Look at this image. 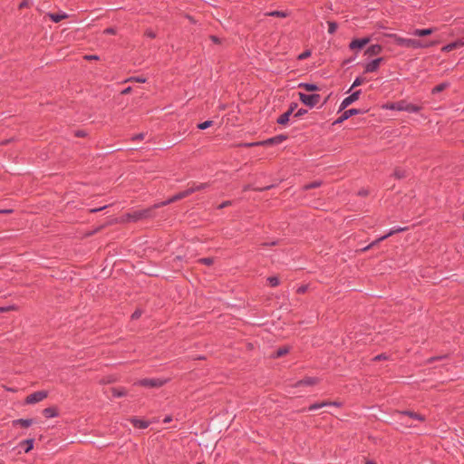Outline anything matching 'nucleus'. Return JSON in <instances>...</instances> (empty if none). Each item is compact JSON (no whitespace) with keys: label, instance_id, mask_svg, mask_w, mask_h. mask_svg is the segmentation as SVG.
<instances>
[{"label":"nucleus","instance_id":"obj_18","mask_svg":"<svg viewBox=\"0 0 464 464\" xmlns=\"http://www.w3.org/2000/svg\"><path fill=\"white\" fill-rule=\"evenodd\" d=\"M43 414L46 418H53L58 415L57 409L54 407H49L43 411Z\"/></svg>","mask_w":464,"mask_h":464},{"label":"nucleus","instance_id":"obj_23","mask_svg":"<svg viewBox=\"0 0 464 464\" xmlns=\"http://www.w3.org/2000/svg\"><path fill=\"white\" fill-rule=\"evenodd\" d=\"M132 423L136 428L139 429H146L149 426V423L147 421L136 419L132 420Z\"/></svg>","mask_w":464,"mask_h":464},{"label":"nucleus","instance_id":"obj_36","mask_svg":"<svg viewBox=\"0 0 464 464\" xmlns=\"http://www.w3.org/2000/svg\"><path fill=\"white\" fill-rule=\"evenodd\" d=\"M270 15L278 16V17H286L287 14L285 12L275 11L269 14Z\"/></svg>","mask_w":464,"mask_h":464},{"label":"nucleus","instance_id":"obj_27","mask_svg":"<svg viewBox=\"0 0 464 464\" xmlns=\"http://www.w3.org/2000/svg\"><path fill=\"white\" fill-rule=\"evenodd\" d=\"M208 187V184L207 183H200L198 185H194L192 186L191 188H189L188 189L191 190V194L196 192V191H199V190H202L204 188H206Z\"/></svg>","mask_w":464,"mask_h":464},{"label":"nucleus","instance_id":"obj_56","mask_svg":"<svg viewBox=\"0 0 464 464\" xmlns=\"http://www.w3.org/2000/svg\"><path fill=\"white\" fill-rule=\"evenodd\" d=\"M365 464H376V463H375V462H373V461H371V460H367V461L365 462Z\"/></svg>","mask_w":464,"mask_h":464},{"label":"nucleus","instance_id":"obj_11","mask_svg":"<svg viewBox=\"0 0 464 464\" xmlns=\"http://www.w3.org/2000/svg\"><path fill=\"white\" fill-rule=\"evenodd\" d=\"M360 93H361V91H356L354 92L353 94H351L350 96L346 97L341 103V110H343L345 109L346 107H348L350 104H352L353 102H354L355 101H357L359 99V96H360Z\"/></svg>","mask_w":464,"mask_h":464},{"label":"nucleus","instance_id":"obj_9","mask_svg":"<svg viewBox=\"0 0 464 464\" xmlns=\"http://www.w3.org/2000/svg\"><path fill=\"white\" fill-rule=\"evenodd\" d=\"M370 41H371L370 37H364V38H362V39H354V40H353L350 43L349 47H350L351 50L362 49L367 44H369Z\"/></svg>","mask_w":464,"mask_h":464},{"label":"nucleus","instance_id":"obj_15","mask_svg":"<svg viewBox=\"0 0 464 464\" xmlns=\"http://www.w3.org/2000/svg\"><path fill=\"white\" fill-rule=\"evenodd\" d=\"M436 30L434 28H427V29H415L411 34L418 37H423L431 34Z\"/></svg>","mask_w":464,"mask_h":464},{"label":"nucleus","instance_id":"obj_29","mask_svg":"<svg viewBox=\"0 0 464 464\" xmlns=\"http://www.w3.org/2000/svg\"><path fill=\"white\" fill-rule=\"evenodd\" d=\"M289 349L288 347H282V348H279L277 351H276V357H281L285 354H286L288 353Z\"/></svg>","mask_w":464,"mask_h":464},{"label":"nucleus","instance_id":"obj_20","mask_svg":"<svg viewBox=\"0 0 464 464\" xmlns=\"http://www.w3.org/2000/svg\"><path fill=\"white\" fill-rule=\"evenodd\" d=\"M299 87L304 89L306 92H315L318 90V86L314 83H300Z\"/></svg>","mask_w":464,"mask_h":464},{"label":"nucleus","instance_id":"obj_39","mask_svg":"<svg viewBox=\"0 0 464 464\" xmlns=\"http://www.w3.org/2000/svg\"><path fill=\"white\" fill-rule=\"evenodd\" d=\"M200 262H202L203 264L207 265V266H210L212 265L213 263V259L212 258H203L200 260Z\"/></svg>","mask_w":464,"mask_h":464},{"label":"nucleus","instance_id":"obj_54","mask_svg":"<svg viewBox=\"0 0 464 464\" xmlns=\"http://www.w3.org/2000/svg\"><path fill=\"white\" fill-rule=\"evenodd\" d=\"M171 420V418L170 417H167L165 420H164V422H169Z\"/></svg>","mask_w":464,"mask_h":464},{"label":"nucleus","instance_id":"obj_47","mask_svg":"<svg viewBox=\"0 0 464 464\" xmlns=\"http://www.w3.org/2000/svg\"><path fill=\"white\" fill-rule=\"evenodd\" d=\"M131 92V88L130 87H128L126 89H124L121 93L122 94H129L130 92Z\"/></svg>","mask_w":464,"mask_h":464},{"label":"nucleus","instance_id":"obj_22","mask_svg":"<svg viewBox=\"0 0 464 464\" xmlns=\"http://www.w3.org/2000/svg\"><path fill=\"white\" fill-rule=\"evenodd\" d=\"M13 423L14 425L19 424L22 427L27 428V427H29L33 423V420H31V419H27V420L19 419V420H14Z\"/></svg>","mask_w":464,"mask_h":464},{"label":"nucleus","instance_id":"obj_16","mask_svg":"<svg viewBox=\"0 0 464 464\" xmlns=\"http://www.w3.org/2000/svg\"><path fill=\"white\" fill-rule=\"evenodd\" d=\"M46 16H48L54 23H59L60 21L68 17L67 14L63 12L58 14L48 13Z\"/></svg>","mask_w":464,"mask_h":464},{"label":"nucleus","instance_id":"obj_37","mask_svg":"<svg viewBox=\"0 0 464 464\" xmlns=\"http://www.w3.org/2000/svg\"><path fill=\"white\" fill-rule=\"evenodd\" d=\"M310 55H311V52H310V51H305V52L302 53L298 56V59H299V60H304V59L308 58Z\"/></svg>","mask_w":464,"mask_h":464},{"label":"nucleus","instance_id":"obj_43","mask_svg":"<svg viewBox=\"0 0 464 464\" xmlns=\"http://www.w3.org/2000/svg\"><path fill=\"white\" fill-rule=\"evenodd\" d=\"M115 33L116 31L113 28H107L106 30H104V34H114Z\"/></svg>","mask_w":464,"mask_h":464},{"label":"nucleus","instance_id":"obj_30","mask_svg":"<svg viewBox=\"0 0 464 464\" xmlns=\"http://www.w3.org/2000/svg\"><path fill=\"white\" fill-rule=\"evenodd\" d=\"M337 29V24L334 22H328V33L334 34Z\"/></svg>","mask_w":464,"mask_h":464},{"label":"nucleus","instance_id":"obj_28","mask_svg":"<svg viewBox=\"0 0 464 464\" xmlns=\"http://www.w3.org/2000/svg\"><path fill=\"white\" fill-rule=\"evenodd\" d=\"M448 86H449V83H447V82L440 83V84H439V85H437L436 87L433 88L432 93H438L440 92H442Z\"/></svg>","mask_w":464,"mask_h":464},{"label":"nucleus","instance_id":"obj_48","mask_svg":"<svg viewBox=\"0 0 464 464\" xmlns=\"http://www.w3.org/2000/svg\"><path fill=\"white\" fill-rule=\"evenodd\" d=\"M317 186H319V184L317 182H314V183H311L310 185L306 186V188H315Z\"/></svg>","mask_w":464,"mask_h":464},{"label":"nucleus","instance_id":"obj_33","mask_svg":"<svg viewBox=\"0 0 464 464\" xmlns=\"http://www.w3.org/2000/svg\"><path fill=\"white\" fill-rule=\"evenodd\" d=\"M398 102H389L382 106V108L387 110H397Z\"/></svg>","mask_w":464,"mask_h":464},{"label":"nucleus","instance_id":"obj_40","mask_svg":"<svg viewBox=\"0 0 464 464\" xmlns=\"http://www.w3.org/2000/svg\"><path fill=\"white\" fill-rule=\"evenodd\" d=\"M14 306H7V307H0V313L1 312H8L11 310H14Z\"/></svg>","mask_w":464,"mask_h":464},{"label":"nucleus","instance_id":"obj_58","mask_svg":"<svg viewBox=\"0 0 464 464\" xmlns=\"http://www.w3.org/2000/svg\"><path fill=\"white\" fill-rule=\"evenodd\" d=\"M299 291H300V292H304V287H302V288H300V289H299Z\"/></svg>","mask_w":464,"mask_h":464},{"label":"nucleus","instance_id":"obj_45","mask_svg":"<svg viewBox=\"0 0 464 464\" xmlns=\"http://www.w3.org/2000/svg\"><path fill=\"white\" fill-rule=\"evenodd\" d=\"M85 59H88V60H98L99 58L96 55H86Z\"/></svg>","mask_w":464,"mask_h":464},{"label":"nucleus","instance_id":"obj_42","mask_svg":"<svg viewBox=\"0 0 464 464\" xmlns=\"http://www.w3.org/2000/svg\"><path fill=\"white\" fill-rule=\"evenodd\" d=\"M140 314H141V312L140 310H137L132 314L131 318L138 319L140 316Z\"/></svg>","mask_w":464,"mask_h":464},{"label":"nucleus","instance_id":"obj_7","mask_svg":"<svg viewBox=\"0 0 464 464\" xmlns=\"http://www.w3.org/2000/svg\"><path fill=\"white\" fill-rule=\"evenodd\" d=\"M384 61L383 58L380 57V58H377V59H374L372 60V62L370 63H367L365 65H364V72L368 73V72H377L381 63Z\"/></svg>","mask_w":464,"mask_h":464},{"label":"nucleus","instance_id":"obj_46","mask_svg":"<svg viewBox=\"0 0 464 464\" xmlns=\"http://www.w3.org/2000/svg\"><path fill=\"white\" fill-rule=\"evenodd\" d=\"M305 112H306V111H305V110L300 109V110L296 112L295 116L299 117V116H301V115L304 114Z\"/></svg>","mask_w":464,"mask_h":464},{"label":"nucleus","instance_id":"obj_52","mask_svg":"<svg viewBox=\"0 0 464 464\" xmlns=\"http://www.w3.org/2000/svg\"><path fill=\"white\" fill-rule=\"evenodd\" d=\"M211 39L215 43H218L219 42L218 39L216 36H211Z\"/></svg>","mask_w":464,"mask_h":464},{"label":"nucleus","instance_id":"obj_51","mask_svg":"<svg viewBox=\"0 0 464 464\" xmlns=\"http://www.w3.org/2000/svg\"><path fill=\"white\" fill-rule=\"evenodd\" d=\"M395 175L398 177V178H401L403 175L402 173H401L400 171H396L395 172Z\"/></svg>","mask_w":464,"mask_h":464},{"label":"nucleus","instance_id":"obj_1","mask_svg":"<svg viewBox=\"0 0 464 464\" xmlns=\"http://www.w3.org/2000/svg\"><path fill=\"white\" fill-rule=\"evenodd\" d=\"M390 37L393 38L397 44L407 47V48H413V49H419V48H428L433 45H436L438 42L436 41H420L416 39H408V38H402L398 36L397 34H389Z\"/></svg>","mask_w":464,"mask_h":464},{"label":"nucleus","instance_id":"obj_12","mask_svg":"<svg viewBox=\"0 0 464 464\" xmlns=\"http://www.w3.org/2000/svg\"><path fill=\"white\" fill-rule=\"evenodd\" d=\"M359 112L358 110L356 109H350V110H347L345 111L341 117H339L335 121H334V124H339V123H342L343 121H344L345 120H347L348 118H350L351 116L353 115H355Z\"/></svg>","mask_w":464,"mask_h":464},{"label":"nucleus","instance_id":"obj_25","mask_svg":"<svg viewBox=\"0 0 464 464\" xmlns=\"http://www.w3.org/2000/svg\"><path fill=\"white\" fill-rule=\"evenodd\" d=\"M21 446H23V447L24 446V451L29 452L33 449L34 440H24L21 443Z\"/></svg>","mask_w":464,"mask_h":464},{"label":"nucleus","instance_id":"obj_31","mask_svg":"<svg viewBox=\"0 0 464 464\" xmlns=\"http://www.w3.org/2000/svg\"><path fill=\"white\" fill-rule=\"evenodd\" d=\"M267 281L271 286H276L279 284V279L276 276H270Z\"/></svg>","mask_w":464,"mask_h":464},{"label":"nucleus","instance_id":"obj_53","mask_svg":"<svg viewBox=\"0 0 464 464\" xmlns=\"http://www.w3.org/2000/svg\"><path fill=\"white\" fill-rule=\"evenodd\" d=\"M382 358H384V356L382 354V355H378V356L375 357L376 360H381Z\"/></svg>","mask_w":464,"mask_h":464},{"label":"nucleus","instance_id":"obj_5","mask_svg":"<svg viewBox=\"0 0 464 464\" xmlns=\"http://www.w3.org/2000/svg\"><path fill=\"white\" fill-rule=\"evenodd\" d=\"M46 397H47V392H45V391L36 392H34V393L30 394L29 396H27L25 399V402L27 404H34L39 401H42Z\"/></svg>","mask_w":464,"mask_h":464},{"label":"nucleus","instance_id":"obj_24","mask_svg":"<svg viewBox=\"0 0 464 464\" xmlns=\"http://www.w3.org/2000/svg\"><path fill=\"white\" fill-rule=\"evenodd\" d=\"M400 414H406L409 415L411 418L419 420L420 421H423L425 418L422 415H420L418 413H415L413 411H405V412H400Z\"/></svg>","mask_w":464,"mask_h":464},{"label":"nucleus","instance_id":"obj_35","mask_svg":"<svg viewBox=\"0 0 464 464\" xmlns=\"http://www.w3.org/2000/svg\"><path fill=\"white\" fill-rule=\"evenodd\" d=\"M112 394L116 397H121L126 394V392L123 389L118 390V389H112Z\"/></svg>","mask_w":464,"mask_h":464},{"label":"nucleus","instance_id":"obj_55","mask_svg":"<svg viewBox=\"0 0 464 464\" xmlns=\"http://www.w3.org/2000/svg\"><path fill=\"white\" fill-rule=\"evenodd\" d=\"M295 107H296V104H294V105H292V106L290 107V109H289V110H292V112H293Z\"/></svg>","mask_w":464,"mask_h":464},{"label":"nucleus","instance_id":"obj_10","mask_svg":"<svg viewBox=\"0 0 464 464\" xmlns=\"http://www.w3.org/2000/svg\"><path fill=\"white\" fill-rule=\"evenodd\" d=\"M191 194V190H189L188 188L183 192H180L177 195H175L174 197H172L171 198H169L168 201H165V202H161L160 204H157L154 206V208H160L161 206H165L169 203H171V202H174V201H177V200H179L181 198H184L186 197H188V195Z\"/></svg>","mask_w":464,"mask_h":464},{"label":"nucleus","instance_id":"obj_14","mask_svg":"<svg viewBox=\"0 0 464 464\" xmlns=\"http://www.w3.org/2000/svg\"><path fill=\"white\" fill-rule=\"evenodd\" d=\"M461 46H464V38L459 39V40H458V41H456L454 43H451L450 44L445 45L444 47H442V51L443 52H450L453 49H456V48H459V47H461Z\"/></svg>","mask_w":464,"mask_h":464},{"label":"nucleus","instance_id":"obj_26","mask_svg":"<svg viewBox=\"0 0 464 464\" xmlns=\"http://www.w3.org/2000/svg\"><path fill=\"white\" fill-rule=\"evenodd\" d=\"M401 230H402V229L401 228V229H397V230H392V231H390L387 235H385V236H383V237H380L379 239H377L376 241H374L372 245H370L369 246H367L365 249H368V248H370L372 246L376 245V244H377V243H379L380 241H382V240H383V239L387 238L388 237L392 236L393 233H395V232H397V231H401Z\"/></svg>","mask_w":464,"mask_h":464},{"label":"nucleus","instance_id":"obj_57","mask_svg":"<svg viewBox=\"0 0 464 464\" xmlns=\"http://www.w3.org/2000/svg\"><path fill=\"white\" fill-rule=\"evenodd\" d=\"M77 135H78V136H83V133L79 131V132L77 133Z\"/></svg>","mask_w":464,"mask_h":464},{"label":"nucleus","instance_id":"obj_4","mask_svg":"<svg viewBox=\"0 0 464 464\" xmlns=\"http://www.w3.org/2000/svg\"><path fill=\"white\" fill-rule=\"evenodd\" d=\"M168 382L167 379H142L140 381H138L136 384L141 385L144 387H152V388H158L161 387Z\"/></svg>","mask_w":464,"mask_h":464},{"label":"nucleus","instance_id":"obj_50","mask_svg":"<svg viewBox=\"0 0 464 464\" xmlns=\"http://www.w3.org/2000/svg\"><path fill=\"white\" fill-rule=\"evenodd\" d=\"M228 205H230V202H229V201H227V202H224L223 204H221L219 208H222L227 207V206H228Z\"/></svg>","mask_w":464,"mask_h":464},{"label":"nucleus","instance_id":"obj_41","mask_svg":"<svg viewBox=\"0 0 464 464\" xmlns=\"http://www.w3.org/2000/svg\"><path fill=\"white\" fill-rule=\"evenodd\" d=\"M28 6V0H23L20 5H19V8L20 9H23V8H25Z\"/></svg>","mask_w":464,"mask_h":464},{"label":"nucleus","instance_id":"obj_13","mask_svg":"<svg viewBox=\"0 0 464 464\" xmlns=\"http://www.w3.org/2000/svg\"><path fill=\"white\" fill-rule=\"evenodd\" d=\"M382 45L372 44L365 50L364 54L368 55V56L378 55L379 53H382Z\"/></svg>","mask_w":464,"mask_h":464},{"label":"nucleus","instance_id":"obj_38","mask_svg":"<svg viewBox=\"0 0 464 464\" xmlns=\"http://www.w3.org/2000/svg\"><path fill=\"white\" fill-rule=\"evenodd\" d=\"M129 81H133V82H146V79L143 78V77H133V78H130Z\"/></svg>","mask_w":464,"mask_h":464},{"label":"nucleus","instance_id":"obj_21","mask_svg":"<svg viewBox=\"0 0 464 464\" xmlns=\"http://www.w3.org/2000/svg\"><path fill=\"white\" fill-rule=\"evenodd\" d=\"M317 382V380L313 377H306L304 380L300 381L297 385H314Z\"/></svg>","mask_w":464,"mask_h":464},{"label":"nucleus","instance_id":"obj_19","mask_svg":"<svg viewBox=\"0 0 464 464\" xmlns=\"http://www.w3.org/2000/svg\"><path fill=\"white\" fill-rule=\"evenodd\" d=\"M326 405H336V406H339L340 404L338 402H327V401L322 402V403H314V404H313V405H311L309 407V410L310 411H314V410L320 409V408H322L324 406H326Z\"/></svg>","mask_w":464,"mask_h":464},{"label":"nucleus","instance_id":"obj_2","mask_svg":"<svg viewBox=\"0 0 464 464\" xmlns=\"http://www.w3.org/2000/svg\"><path fill=\"white\" fill-rule=\"evenodd\" d=\"M150 209H143V210H138L134 211L133 213H129L125 215L122 218L123 222L126 221H138L143 218H146L149 217Z\"/></svg>","mask_w":464,"mask_h":464},{"label":"nucleus","instance_id":"obj_6","mask_svg":"<svg viewBox=\"0 0 464 464\" xmlns=\"http://www.w3.org/2000/svg\"><path fill=\"white\" fill-rule=\"evenodd\" d=\"M420 110V107L409 103L406 101L398 102L397 111H404L408 112H418Z\"/></svg>","mask_w":464,"mask_h":464},{"label":"nucleus","instance_id":"obj_17","mask_svg":"<svg viewBox=\"0 0 464 464\" xmlns=\"http://www.w3.org/2000/svg\"><path fill=\"white\" fill-rule=\"evenodd\" d=\"M292 114V110H288L286 112L283 113L278 119L277 122L279 124L285 125L288 122L289 118Z\"/></svg>","mask_w":464,"mask_h":464},{"label":"nucleus","instance_id":"obj_49","mask_svg":"<svg viewBox=\"0 0 464 464\" xmlns=\"http://www.w3.org/2000/svg\"><path fill=\"white\" fill-rule=\"evenodd\" d=\"M147 35H148L149 37H151V38H154V37H155V34H154L153 32H151V31L147 32Z\"/></svg>","mask_w":464,"mask_h":464},{"label":"nucleus","instance_id":"obj_32","mask_svg":"<svg viewBox=\"0 0 464 464\" xmlns=\"http://www.w3.org/2000/svg\"><path fill=\"white\" fill-rule=\"evenodd\" d=\"M364 82H365V79H364V78H362V77H357V78L354 80V82H353V85H352V88H354V87L360 86V85H362Z\"/></svg>","mask_w":464,"mask_h":464},{"label":"nucleus","instance_id":"obj_44","mask_svg":"<svg viewBox=\"0 0 464 464\" xmlns=\"http://www.w3.org/2000/svg\"><path fill=\"white\" fill-rule=\"evenodd\" d=\"M144 136L145 134L144 133H140L136 136L133 137V140H143L144 139Z\"/></svg>","mask_w":464,"mask_h":464},{"label":"nucleus","instance_id":"obj_8","mask_svg":"<svg viewBox=\"0 0 464 464\" xmlns=\"http://www.w3.org/2000/svg\"><path fill=\"white\" fill-rule=\"evenodd\" d=\"M285 140V136L278 135V136L273 137L271 139H268V140L261 141V142H256V143L248 144V146H254V145H275V144H279V143L283 142Z\"/></svg>","mask_w":464,"mask_h":464},{"label":"nucleus","instance_id":"obj_34","mask_svg":"<svg viewBox=\"0 0 464 464\" xmlns=\"http://www.w3.org/2000/svg\"><path fill=\"white\" fill-rule=\"evenodd\" d=\"M212 125V121H204L202 123H199L198 125V128L200 129V130H206L207 128L210 127Z\"/></svg>","mask_w":464,"mask_h":464},{"label":"nucleus","instance_id":"obj_3","mask_svg":"<svg viewBox=\"0 0 464 464\" xmlns=\"http://www.w3.org/2000/svg\"><path fill=\"white\" fill-rule=\"evenodd\" d=\"M298 96L301 102L309 107H314L320 101L319 94H304L303 92H299Z\"/></svg>","mask_w":464,"mask_h":464}]
</instances>
